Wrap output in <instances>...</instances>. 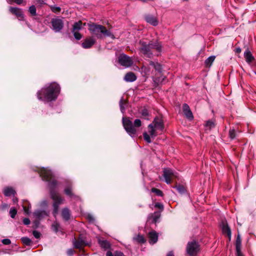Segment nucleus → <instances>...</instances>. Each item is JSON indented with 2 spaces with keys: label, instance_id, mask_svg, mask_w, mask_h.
Listing matches in <instances>:
<instances>
[{
  "label": "nucleus",
  "instance_id": "nucleus-1",
  "mask_svg": "<svg viewBox=\"0 0 256 256\" xmlns=\"http://www.w3.org/2000/svg\"><path fill=\"white\" fill-rule=\"evenodd\" d=\"M40 176L42 179L48 182L51 198L54 201L53 204V214L56 216L58 212L59 206L62 204L64 199L58 193L55 191L54 188L57 184L56 181L52 180V174L51 170L48 168H42L38 170Z\"/></svg>",
  "mask_w": 256,
  "mask_h": 256
},
{
  "label": "nucleus",
  "instance_id": "nucleus-2",
  "mask_svg": "<svg viewBox=\"0 0 256 256\" xmlns=\"http://www.w3.org/2000/svg\"><path fill=\"white\" fill-rule=\"evenodd\" d=\"M60 86L56 83H50L37 92V98L44 102L54 101L60 92Z\"/></svg>",
  "mask_w": 256,
  "mask_h": 256
},
{
  "label": "nucleus",
  "instance_id": "nucleus-3",
  "mask_svg": "<svg viewBox=\"0 0 256 256\" xmlns=\"http://www.w3.org/2000/svg\"><path fill=\"white\" fill-rule=\"evenodd\" d=\"M139 44L140 46V50L147 58H152L153 56L154 50L158 53L156 54V56H158V54L162 52V44L158 40L150 41L148 44L145 42L140 40Z\"/></svg>",
  "mask_w": 256,
  "mask_h": 256
},
{
  "label": "nucleus",
  "instance_id": "nucleus-4",
  "mask_svg": "<svg viewBox=\"0 0 256 256\" xmlns=\"http://www.w3.org/2000/svg\"><path fill=\"white\" fill-rule=\"evenodd\" d=\"M88 25L90 33L98 38H102L104 36H108L112 39L114 38V35L110 30H106L104 26L95 24H89Z\"/></svg>",
  "mask_w": 256,
  "mask_h": 256
},
{
  "label": "nucleus",
  "instance_id": "nucleus-5",
  "mask_svg": "<svg viewBox=\"0 0 256 256\" xmlns=\"http://www.w3.org/2000/svg\"><path fill=\"white\" fill-rule=\"evenodd\" d=\"M122 124L127 133L132 138L134 137L137 132V128L142 126V122L140 119H136L134 124L128 118H122Z\"/></svg>",
  "mask_w": 256,
  "mask_h": 256
},
{
  "label": "nucleus",
  "instance_id": "nucleus-6",
  "mask_svg": "<svg viewBox=\"0 0 256 256\" xmlns=\"http://www.w3.org/2000/svg\"><path fill=\"white\" fill-rule=\"evenodd\" d=\"M118 62L119 64L125 68L130 67L133 64L132 58L124 54H122L118 56Z\"/></svg>",
  "mask_w": 256,
  "mask_h": 256
},
{
  "label": "nucleus",
  "instance_id": "nucleus-7",
  "mask_svg": "<svg viewBox=\"0 0 256 256\" xmlns=\"http://www.w3.org/2000/svg\"><path fill=\"white\" fill-rule=\"evenodd\" d=\"M186 250L190 256H194L199 250V245L195 240L188 242L187 244Z\"/></svg>",
  "mask_w": 256,
  "mask_h": 256
},
{
  "label": "nucleus",
  "instance_id": "nucleus-8",
  "mask_svg": "<svg viewBox=\"0 0 256 256\" xmlns=\"http://www.w3.org/2000/svg\"><path fill=\"white\" fill-rule=\"evenodd\" d=\"M163 176L167 184L171 183L173 177H177L176 173L170 168H165L163 170Z\"/></svg>",
  "mask_w": 256,
  "mask_h": 256
},
{
  "label": "nucleus",
  "instance_id": "nucleus-9",
  "mask_svg": "<svg viewBox=\"0 0 256 256\" xmlns=\"http://www.w3.org/2000/svg\"><path fill=\"white\" fill-rule=\"evenodd\" d=\"M52 29L56 32H60L64 28V23L62 19L58 18H52L51 20Z\"/></svg>",
  "mask_w": 256,
  "mask_h": 256
},
{
  "label": "nucleus",
  "instance_id": "nucleus-10",
  "mask_svg": "<svg viewBox=\"0 0 256 256\" xmlns=\"http://www.w3.org/2000/svg\"><path fill=\"white\" fill-rule=\"evenodd\" d=\"M72 244L74 248L81 250L84 246L88 244L84 238L82 236H80L78 240L75 238L72 239Z\"/></svg>",
  "mask_w": 256,
  "mask_h": 256
},
{
  "label": "nucleus",
  "instance_id": "nucleus-11",
  "mask_svg": "<svg viewBox=\"0 0 256 256\" xmlns=\"http://www.w3.org/2000/svg\"><path fill=\"white\" fill-rule=\"evenodd\" d=\"M9 11L10 13L14 14L20 20H22L24 18L22 10L18 8L10 7Z\"/></svg>",
  "mask_w": 256,
  "mask_h": 256
},
{
  "label": "nucleus",
  "instance_id": "nucleus-12",
  "mask_svg": "<svg viewBox=\"0 0 256 256\" xmlns=\"http://www.w3.org/2000/svg\"><path fill=\"white\" fill-rule=\"evenodd\" d=\"M152 124H153L154 126L158 130L162 132L163 131L164 124L162 118L158 117L155 118Z\"/></svg>",
  "mask_w": 256,
  "mask_h": 256
},
{
  "label": "nucleus",
  "instance_id": "nucleus-13",
  "mask_svg": "<svg viewBox=\"0 0 256 256\" xmlns=\"http://www.w3.org/2000/svg\"><path fill=\"white\" fill-rule=\"evenodd\" d=\"M96 43L95 38L92 37H88L86 38L82 43V47L84 48H90Z\"/></svg>",
  "mask_w": 256,
  "mask_h": 256
},
{
  "label": "nucleus",
  "instance_id": "nucleus-14",
  "mask_svg": "<svg viewBox=\"0 0 256 256\" xmlns=\"http://www.w3.org/2000/svg\"><path fill=\"white\" fill-rule=\"evenodd\" d=\"M182 110L184 115L187 118L189 119L190 120L193 119L194 116L192 112L190 110L188 104H184L182 106Z\"/></svg>",
  "mask_w": 256,
  "mask_h": 256
},
{
  "label": "nucleus",
  "instance_id": "nucleus-15",
  "mask_svg": "<svg viewBox=\"0 0 256 256\" xmlns=\"http://www.w3.org/2000/svg\"><path fill=\"white\" fill-rule=\"evenodd\" d=\"M145 20L146 22L153 26L158 25V22L157 18L152 15L148 14L145 16Z\"/></svg>",
  "mask_w": 256,
  "mask_h": 256
},
{
  "label": "nucleus",
  "instance_id": "nucleus-16",
  "mask_svg": "<svg viewBox=\"0 0 256 256\" xmlns=\"http://www.w3.org/2000/svg\"><path fill=\"white\" fill-rule=\"evenodd\" d=\"M158 236L157 233L154 231L152 230L148 233V241L151 244H154L156 243L158 241Z\"/></svg>",
  "mask_w": 256,
  "mask_h": 256
},
{
  "label": "nucleus",
  "instance_id": "nucleus-17",
  "mask_svg": "<svg viewBox=\"0 0 256 256\" xmlns=\"http://www.w3.org/2000/svg\"><path fill=\"white\" fill-rule=\"evenodd\" d=\"M222 231L223 234H226L229 237L230 240L231 230L226 222L223 221L222 222Z\"/></svg>",
  "mask_w": 256,
  "mask_h": 256
},
{
  "label": "nucleus",
  "instance_id": "nucleus-18",
  "mask_svg": "<svg viewBox=\"0 0 256 256\" xmlns=\"http://www.w3.org/2000/svg\"><path fill=\"white\" fill-rule=\"evenodd\" d=\"M64 192L66 196L71 198L76 196L72 192V186L70 183L68 184L66 186V188L64 190Z\"/></svg>",
  "mask_w": 256,
  "mask_h": 256
},
{
  "label": "nucleus",
  "instance_id": "nucleus-19",
  "mask_svg": "<svg viewBox=\"0 0 256 256\" xmlns=\"http://www.w3.org/2000/svg\"><path fill=\"white\" fill-rule=\"evenodd\" d=\"M124 80L128 82H133L136 80V76L134 73L129 72L125 75Z\"/></svg>",
  "mask_w": 256,
  "mask_h": 256
},
{
  "label": "nucleus",
  "instance_id": "nucleus-20",
  "mask_svg": "<svg viewBox=\"0 0 256 256\" xmlns=\"http://www.w3.org/2000/svg\"><path fill=\"white\" fill-rule=\"evenodd\" d=\"M149 64L150 66H152L156 70V71H157L160 73L162 72V66L158 62L150 60L149 62Z\"/></svg>",
  "mask_w": 256,
  "mask_h": 256
},
{
  "label": "nucleus",
  "instance_id": "nucleus-21",
  "mask_svg": "<svg viewBox=\"0 0 256 256\" xmlns=\"http://www.w3.org/2000/svg\"><path fill=\"white\" fill-rule=\"evenodd\" d=\"M148 133L152 138H155L158 135L156 132L158 130L154 126L153 124H150L148 126Z\"/></svg>",
  "mask_w": 256,
  "mask_h": 256
},
{
  "label": "nucleus",
  "instance_id": "nucleus-22",
  "mask_svg": "<svg viewBox=\"0 0 256 256\" xmlns=\"http://www.w3.org/2000/svg\"><path fill=\"white\" fill-rule=\"evenodd\" d=\"M244 57L246 59V60L248 62H252L254 59V56H252L250 52L248 49H247L244 52Z\"/></svg>",
  "mask_w": 256,
  "mask_h": 256
},
{
  "label": "nucleus",
  "instance_id": "nucleus-23",
  "mask_svg": "<svg viewBox=\"0 0 256 256\" xmlns=\"http://www.w3.org/2000/svg\"><path fill=\"white\" fill-rule=\"evenodd\" d=\"M98 244H100V247L105 250L108 249L110 246V242L106 240H99Z\"/></svg>",
  "mask_w": 256,
  "mask_h": 256
},
{
  "label": "nucleus",
  "instance_id": "nucleus-24",
  "mask_svg": "<svg viewBox=\"0 0 256 256\" xmlns=\"http://www.w3.org/2000/svg\"><path fill=\"white\" fill-rule=\"evenodd\" d=\"M4 194L6 196H14L16 192L11 188H6L4 190Z\"/></svg>",
  "mask_w": 256,
  "mask_h": 256
},
{
  "label": "nucleus",
  "instance_id": "nucleus-25",
  "mask_svg": "<svg viewBox=\"0 0 256 256\" xmlns=\"http://www.w3.org/2000/svg\"><path fill=\"white\" fill-rule=\"evenodd\" d=\"M62 214L63 218L66 220H68L70 218V212L68 208H64L62 210Z\"/></svg>",
  "mask_w": 256,
  "mask_h": 256
},
{
  "label": "nucleus",
  "instance_id": "nucleus-26",
  "mask_svg": "<svg viewBox=\"0 0 256 256\" xmlns=\"http://www.w3.org/2000/svg\"><path fill=\"white\" fill-rule=\"evenodd\" d=\"M34 216L38 219H41L44 217L46 214L45 211L38 210L34 212Z\"/></svg>",
  "mask_w": 256,
  "mask_h": 256
},
{
  "label": "nucleus",
  "instance_id": "nucleus-27",
  "mask_svg": "<svg viewBox=\"0 0 256 256\" xmlns=\"http://www.w3.org/2000/svg\"><path fill=\"white\" fill-rule=\"evenodd\" d=\"M215 58V56H209L208 58H206L204 62V64L206 66V67H210L214 60Z\"/></svg>",
  "mask_w": 256,
  "mask_h": 256
},
{
  "label": "nucleus",
  "instance_id": "nucleus-28",
  "mask_svg": "<svg viewBox=\"0 0 256 256\" xmlns=\"http://www.w3.org/2000/svg\"><path fill=\"white\" fill-rule=\"evenodd\" d=\"M82 22L80 20L78 22L74 23L72 26V30L73 31L79 30L82 28Z\"/></svg>",
  "mask_w": 256,
  "mask_h": 256
},
{
  "label": "nucleus",
  "instance_id": "nucleus-29",
  "mask_svg": "<svg viewBox=\"0 0 256 256\" xmlns=\"http://www.w3.org/2000/svg\"><path fill=\"white\" fill-rule=\"evenodd\" d=\"M120 107L121 112L124 114L126 110V101L124 100L123 98H122L120 102Z\"/></svg>",
  "mask_w": 256,
  "mask_h": 256
},
{
  "label": "nucleus",
  "instance_id": "nucleus-30",
  "mask_svg": "<svg viewBox=\"0 0 256 256\" xmlns=\"http://www.w3.org/2000/svg\"><path fill=\"white\" fill-rule=\"evenodd\" d=\"M160 212H154L152 216V222L156 224L158 222L159 218H160Z\"/></svg>",
  "mask_w": 256,
  "mask_h": 256
},
{
  "label": "nucleus",
  "instance_id": "nucleus-31",
  "mask_svg": "<svg viewBox=\"0 0 256 256\" xmlns=\"http://www.w3.org/2000/svg\"><path fill=\"white\" fill-rule=\"evenodd\" d=\"M22 242L26 246H30L32 243V242L30 238L25 236L21 238Z\"/></svg>",
  "mask_w": 256,
  "mask_h": 256
},
{
  "label": "nucleus",
  "instance_id": "nucleus-32",
  "mask_svg": "<svg viewBox=\"0 0 256 256\" xmlns=\"http://www.w3.org/2000/svg\"><path fill=\"white\" fill-rule=\"evenodd\" d=\"M106 256H124L122 252L116 251L114 254L110 251H108L106 254Z\"/></svg>",
  "mask_w": 256,
  "mask_h": 256
},
{
  "label": "nucleus",
  "instance_id": "nucleus-33",
  "mask_svg": "<svg viewBox=\"0 0 256 256\" xmlns=\"http://www.w3.org/2000/svg\"><path fill=\"white\" fill-rule=\"evenodd\" d=\"M174 188H176L178 192L180 194H183L186 192V189L182 185L179 184L174 186Z\"/></svg>",
  "mask_w": 256,
  "mask_h": 256
},
{
  "label": "nucleus",
  "instance_id": "nucleus-34",
  "mask_svg": "<svg viewBox=\"0 0 256 256\" xmlns=\"http://www.w3.org/2000/svg\"><path fill=\"white\" fill-rule=\"evenodd\" d=\"M205 126L208 128L209 130H211L215 126V124L214 122L212 120H208Z\"/></svg>",
  "mask_w": 256,
  "mask_h": 256
},
{
  "label": "nucleus",
  "instance_id": "nucleus-35",
  "mask_svg": "<svg viewBox=\"0 0 256 256\" xmlns=\"http://www.w3.org/2000/svg\"><path fill=\"white\" fill-rule=\"evenodd\" d=\"M134 238L139 243L143 244L146 242L144 236L141 235H138Z\"/></svg>",
  "mask_w": 256,
  "mask_h": 256
},
{
  "label": "nucleus",
  "instance_id": "nucleus-36",
  "mask_svg": "<svg viewBox=\"0 0 256 256\" xmlns=\"http://www.w3.org/2000/svg\"><path fill=\"white\" fill-rule=\"evenodd\" d=\"M28 11L32 16H36V8L34 5L31 6L29 8Z\"/></svg>",
  "mask_w": 256,
  "mask_h": 256
},
{
  "label": "nucleus",
  "instance_id": "nucleus-37",
  "mask_svg": "<svg viewBox=\"0 0 256 256\" xmlns=\"http://www.w3.org/2000/svg\"><path fill=\"white\" fill-rule=\"evenodd\" d=\"M142 115L146 118L148 119L147 118L148 116H149V112L148 109L146 108H144L141 112Z\"/></svg>",
  "mask_w": 256,
  "mask_h": 256
},
{
  "label": "nucleus",
  "instance_id": "nucleus-38",
  "mask_svg": "<svg viewBox=\"0 0 256 256\" xmlns=\"http://www.w3.org/2000/svg\"><path fill=\"white\" fill-rule=\"evenodd\" d=\"M152 192L154 193H155L157 196H162V194H163V193H162V190H158V188H152Z\"/></svg>",
  "mask_w": 256,
  "mask_h": 256
},
{
  "label": "nucleus",
  "instance_id": "nucleus-39",
  "mask_svg": "<svg viewBox=\"0 0 256 256\" xmlns=\"http://www.w3.org/2000/svg\"><path fill=\"white\" fill-rule=\"evenodd\" d=\"M144 140L150 143L152 142L150 136L146 132H144L143 134Z\"/></svg>",
  "mask_w": 256,
  "mask_h": 256
},
{
  "label": "nucleus",
  "instance_id": "nucleus-40",
  "mask_svg": "<svg viewBox=\"0 0 256 256\" xmlns=\"http://www.w3.org/2000/svg\"><path fill=\"white\" fill-rule=\"evenodd\" d=\"M241 248V239L240 236L238 234L236 242V248Z\"/></svg>",
  "mask_w": 256,
  "mask_h": 256
},
{
  "label": "nucleus",
  "instance_id": "nucleus-41",
  "mask_svg": "<svg viewBox=\"0 0 256 256\" xmlns=\"http://www.w3.org/2000/svg\"><path fill=\"white\" fill-rule=\"evenodd\" d=\"M17 214V210L15 208H11L10 210V214L12 218H14Z\"/></svg>",
  "mask_w": 256,
  "mask_h": 256
},
{
  "label": "nucleus",
  "instance_id": "nucleus-42",
  "mask_svg": "<svg viewBox=\"0 0 256 256\" xmlns=\"http://www.w3.org/2000/svg\"><path fill=\"white\" fill-rule=\"evenodd\" d=\"M72 32L76 40H80L82 38V36L80 32H77L76 31H73V30H72Z\"/></svg>",
  "mask_w": 256,
  "mask_h": 256
},
{
  "label": "nucleus",
  "instance_id": "nucleus-43",
  "mask_svg": "<svg viewBox=\"0 0 256 256\" xmlns=\"http://www.w3.org/2000/svg\"><path fill=\"white\" fill-rule=\"evenodd\" d=\"M59 224L56 222H54L52 224V230L55 232H57L58 231V228H59Z\"/></svg>",
  "mask_w": 256,
  "mask_h": 256
},
{
  "label": "nucleus",
  "instance_id": "nucleus-44",
  "mask_svg": "<svg viewBox=\"0 0 256 256\" xmlns=\"http://www.w3.org/2000/svg\"><path fill=\"white\" fill-rule=\"evenodd\" d=\"M229 136L231 139H234L236 138V132L234 129H230V130Z\"/></svg>",
  "mask_w": 256,
  "mask_h": 256
},
{
  "label": "nucleus",
  "instance_id": "nucleus-45",
  "mask_svg": "<svg viewBox=\"0 0 256 256\" xmlns=\"http://www.w3.org/2000/svg\"><path fill=\"white\" fill-rule=\"evenodd\" d=\"M32 234L36 238H39L41 236V234L37 230H34L32 232Z\"/></svg>",
  "mask_w": 256,
  "mask_h": 256
},
{
  "label": "nucleus",
  "instance_id": "nucleus-46",
  "mask_svg": "<svg viewBox=\"0 0 256 256\" xmlns=\"http://www.w3.org/2000/svg\"><path fill=\"white\" fill-rule=\"evenodd\" d=\"M60 8L59 6H54L52 7V10L54 12L56 13L60 11Z\"/></svg>",
  "mask_w": 256,
  "mask_h": 256
},
{
  "label": "nucleus",
  "instance_id": "nucleus-47",
  "mask_svg": "<svg viewBox=\"0 0 256 256\" xmlns=\"http://www.w3.org/2000/svg\"><path fill=\"white\" fill-rule=\"evenodd\" d=\"M154 207L156 208H158L160 209L161 210H162L164 209V206L160 202H156L154 204Z\"/></svg>",
  "mask_w": 256,
  "mask_h": 256
},
{
  "label": "nucleus",
  "instance_id": "nucleus-48",
  "mask_svg": "<svg viewBox=\"0 0 256 256\" xmlns=\"http://www.w3.org/2000/svg\"><path fill=\"white\" fill-rule=\"evenodd\" d=\"M2 242L4 244H5V245L10 244L11 243L10 240L8 238H4V239L2 240Z\"/></svg>",
  "mask_w": 256,
  "mask_h": 256
},
{
  "label": "nucleus",
  "instance_id": "nucleus-49",
  "mask_svg": "<svg viewBox=\"0 0 256 256\" xmlns=\"http://www.w3.org/2000/svg\"><path fill=\"white\" fill-rule=\"evenodd\" d=\"M236 256H244L241 252V248H236Z\"/></svg>",
  "mask_w": 256,
  "mask_h": 256
},
{
  "label": "nucleus",
  "instance_id": "nucleus-50",
  "mask_svg": "<svg viewBox=\"0 0 256 256\" xmlns=\"http://www.w3.org/2000/svg\"><path fill=\"white\" fill-rule=\"evenodd\" d=\"M74 252V250L72 248H70L67 250V254L68 256H72Z\"/></svg>",
  "mask_w": 256,
  "mask_h": 256
},
{
  "label": "nucleus",
  "instance_id": "nucleus-51",
  "mask_svg": "<svg viewBox=\"0 0 256 256\" xmlns=\"http://www.w3.org/2000/svg\"><path fill=\"white\" fill-rule=\"evenodd\" d=\"M30 220L28 218H24L23 220V223L25 225H28L29 224H30Z\"/></svg>",
  "mask_w": 256,
  "mask_h": 256
},
{
  "label": "nucleus",
  "instance_id": "nucleus-52",
  "mask_svg": "<svg viewBox=\"0 0 256 256\" xmlns=\"http://www.w3.org/2000/svg\"><path fill=\"white\" fill-rule=\"evenodd\" d=\"M87 218L89 220L90 222H93L94 220V218L91 214H88L87 216Z\"/></svg>",
  "mask_w": 256,
  "mask_h": 256
},
{
  "label": "nucleus",
  "instance_id": "nucleus-53",
  "mask_svg": "<svg viewBox=\"0 0 256 256\" xmlns=\"http://www.w3.org/2000/svg\"><path fill=\"white\" fill-rule=\"evenodd\" d=\"M12 0L18 4H20L23 2V0Z\"/></svg>",
  "mask_w": 256,
  "mask_h": 256
},
{
  "label": "nucleus",
  "instance_id": "nucleus-54",
  "mask_svg": "<svg viewBox=\"0 0 256 256\" xmlns=\"http://www.w3.org/2000/svg\"><path fill=\"white\" fill-rule=\"evenodd\" d=\"M235 52L236 53H240L241 52V49L240 48H236Z\"/></svg>",
  "mask_w": 256,
  "mask_h": 256
},
{
  "label": "nucleus",
  "instance_id": "nucleus-55",
  "mask_svg": "<svg viewBox=\"0 0 256 256\" xmlns=\"http://www.w3.org/2000/svg\"><path fill=\"white\" fill-rule=\"evenodd\" d=\"M166 256H174V254L172 252H170Z\"/></svg>",
  "mask_w": 256,
  "mask_h": 256
},
{
  "label": "nucleus",
  "instance_id": "nucleus-56",
  "mask_svg": "<svg viewBox=\"0 0 256 256\" xmlns=\"http://www.w3.org/2000/svg\"><path fill=\"white\" fill-rule=\"evenodd\" d=\"M24 210L26 213L29 214L28 210H27L25 206H24Z\"/></svg>",
  "mask_w": 256,
  "mask_h": 256
},
{
  "label": "nucleus",
  "instance_id": "nucleus-57",
  "mask_svg": "<svg viewBox=\"0 0 256 256\" xmlns=\"http://www.w3.org/2000/svg\"><path fill=\"white\" fill-rule=\"evenodd\" d=\"M13 202H18V198H14L13 199Z\"/></svg>",
  "mask_w": 256,
  "mask_h": 256
},
{
  "label": "nucleus",
  "instance_id": "nucleus-58",
  "mask_svg": "<svg viewBox=\"0 0 256 256\" xmlns=\"http://www.w3.org/2000/svg\"><path fill=\"white\" fill-rule=\"evenodd\" d=\"M7 2H8V4H11V3H12V0H7Z\"/></svg>",
  "mask_w": 256,
  "mask_h": 256
}]
</instances>
